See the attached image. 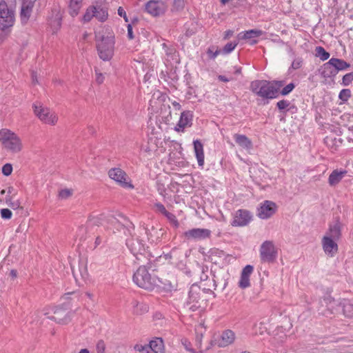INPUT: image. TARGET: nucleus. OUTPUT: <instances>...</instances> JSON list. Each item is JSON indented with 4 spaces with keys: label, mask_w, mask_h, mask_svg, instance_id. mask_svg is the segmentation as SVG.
Wrapping results in <instances>:
<instances>
[{
    "label": "nucleus",
    "mask_w": 353,
    "mask_h": 353,
    "mask_svg": "<svg viewBox=\"0 0 353 353\" xmlns=\"http://www.w3.org/2000/svg\"><path fill=\"white\" fill-rule=\"evenodd\" d=\"M168 257L170 258L169 254H164L157 258L153 262H150L147 265L140 266L133 275V281L139 287L148 290H153L157 283V279L152 276L149 273V270L152 272L157 271L158 268L164 263V260H167Z\"/></svg>",
    "instance_id": "1"
},
{
    "label": "nucleus",
    "mask_w": 353,
    "mask_h": 353,
    "mask_svg": "<svg viewBox=\"0 0 353 353\" xmlns=\"http://www.w3.org/2000/svg\"><path fill=\"white\" fill-rule=\"evenodd\" d=\"M284 81L256 80L251 83L250 89L256 95L264 99L277 97L280 89L283 86Z\"/></svg>",
    "instance_id": "2"
},
{
    "label": "nucleus",
    "mask_w": 353,
    "mask_h": 353,
    "mask_svg": "<svg viewBox=\"0 0 353 353\" xmlns=\"http://www.w3.org/2000/svg\"><path fill=\"white\" fill-rule=\"evenodd\" d=\"M97 48L99 57L103 61L110 60L114 52V35L112 31L99 32L96 35Z\"/></svg>",
    "instance_id": "3"
},
{
    "label": "nucleus",
    "mask_w": 353,
    "mask_h": 353,
    "mask_svg": "<svg viewBox=\"0 0 353 353\" xmlns=\"http://www.w3.org/2000/svg\"><path fill=\"white\" fill-rule=\"evenodd\" d=\"M0 143L3 150L12 154L19 153L23 149L20 136L8 128L0 130Z\"/></svg>",
    "instance_id": "4"
},
{
    "label": "nucleus",
    "mask_w": 353,
    "mask_h": 353,
    "mask_svg": "<svg viewBox=\"0 0 353 353\" xmlns=\"http://www.w3.org/2000/svg\"><path fill=\"white\" fill-rule=\"evenodd\" d=\"M34 115L45 125L54 126L58 123L59 116L57 113L50 108L36 102L32 105Z\"/></svg>",
    "instance_id": "5"
},
{
    "label": "nucleus",
    "mask_w": 353,
    "mask_h": 353,
    "mask_svg": "<svg viewBox=\"0 0 353 353\" xmlns=\"http://www.w3.org/2000/svg\"><path fill=\"white\" fill-rule=\"evenodd\" d=\"M52 316L48 318L57 324L65 325L72 321L71 305L69 303H64L51 307Z\"/></svg>",
    "instance_id": "6"
},
{
    "label": "nucleus",
    "mask_w": 353,
    "mask_h": 353,
    "mask_svg": "<svg viewBox=\"0 0 353 353\" xmlns=\"http://www.w3.org/2000/svg\"><path fill=\"white\" fill-rule=\"evenodd\" d=\"M17 190L12 185L0 190V204L6 205L14 210H23V207L19 199H15Z\"/></svg>",
    "instance_id": "7"
},
{
    "label": "nucleus",
    "mask_w": 353,
    "mask_h": 353,
    "mask_svg": "<svg viewBox=\"0 0 353 353\" xmlns=\"http://www.w3.org/2000/svg\"><path fill=\"white\" fill-rule=\"evenodd\" d=\"M15 22L14 10L9 8L8 3L0 1V30L6 31L12 28Z\"/></svg>",
    "instance_id": "8"
},
{
    "label": "nucleus",
    "mask_w": 353,
    "mask_h": 353,
    "mask_svg": "<svg viewBox=\"0 0 353 353\" xmlns=\"http://www.w3.org/2000/svg\"><path fill=\"white\" fill-rule=\"evenodd\" d=\"M108 176L122 188L127 189H134V188L127 173L120 168L110 169Z\"/></svg>",
    "instance_id": "9"
},
{
    "label": "nucleus",
    "mask_w": 353,
    "mask_h": 353,
    "mask_svg": "<svg viewBox=\"0 0 353 353\" xmlns=\"http://www.w3.org/2000/svg\"><path fill=\"white\" fill-rule=\"evenodd\" d=\"M260 256L263 261L272 262L277 256V250L271 241H264L259 250Z\"/></svg>",
    "instance_id": "10"
},
{
    "label": "nucleus",
    "mask_w": 353,
    "mask_h": 353,
    "mask_svg": "<svg viewBox=\"0 0 353 353\" xmlns=\"http://www.w3.org/2000/svg\"><path fill=\"white\" fill-rule=\"evenodd\" d=\"M252 219V214L247 210H238L233 214L231 225L234 227H244Z\"/></svg>",
    "instance_id": "11"
},
{
    "label": "nucleus",
    "mask_w": 353,
    "mask_h": 353,
    "mask_svg": "<svg viewBox=\"0 0 353 353\" xmlns=\"http://www.w3.org/2000/svg\"><path fill=\"white\" fill-rule=\"evenodd\" d=\"M36 1L37 0H21L19 17L22 25H26L29 21Z\"/></svg>",
    "instance_id": "12"
},
{
    "label": "nucleus",
    "mask_w": 353,
    "mask_h": 353,
    "mask_svg": "<svg viewBox=\"0 0 353 353\" xmlns=\"http://www.w3.org/2000/svg\"><path fill=\"white\" fill-rule=\"evenodd\" d=\"M236 339V334L230 329L223 330L214 340L215 345L219 347H225L232 344Z\"/></svg>",
    "instance_id": "13"
},
{
    "label": "nucleus",
    "mask_w": 353,
    "mask_h": 353,
    "mask_svg": "<svg viewBox=\"0 0 353 353\" xmlns=\"http://www.w3.org/2000/svg\"><path fill=\"white\" fill-rule=\"evenodd\" d=\"M212 232L205 228H193L185 232V236L197 241L205 240L211 236Z\"/></svg>",
    "instance_id": "14"
},
{
    "label": "nucleus",
    "mask_w": 353,
    "mask_h": 353,
    "mask_svg": "<svg viewBox=\"0 0 353 353\" xmlns=\"http://www.w3.org/2000/svg\"><path fill=\"white\" fill-rule=\"evenodd\" d=\"M276 210V204L270 201H265L258 210V216L262 219L272 216Z\"/></svg>",
    "instance_id": "15"
},
{
    "label": "nucleus",
    "mask_w": 353,
    "mask_h": 353,
    "mask_svg": "<svg viewBox=\"0 0 353 353\" xmlns=\"http://www.w3.org/2000/svg\"><path fill=\"white\" fill-rule=\"evenodd\" d=\"M145 10L152 16H159L164 12L165 5L160 0H151L145 4Z\"/></svg>",
    "instance_id": "16"
},
{
    "label": "nucleus",
    "mask_w": 353,
    "mask_h": 353,
    "mask_svg": "<svg viewBox=\"0 0 353 353\" xmlns=\"http://www.w3.org/2000/svg\"><path fill=\"white\" fill-rule=\"evenodd\" d=\"M339 241L329 239L328 236H323L321 241L322 248L327 256L333 257L338 252Z\"/></svg>",
    "instance_id": "17"
},
{
    "label": "nucleus",
    "mask_w": 353,
    "mask_h": 353,
    "mask_svg": "<svg viewBox=\"0 0 353 353\" xmlns=\"http://www.w3.org/2000/svg\"><path fill=\"white\" fill-rule=\"evenodd\" d=\"M154 208L157 212L165 216L167 219L174 225H176L175 215L174 214L173 206H168L167 209L163 204L157 203L154 204Z\"/></svg>",
    "instance_id": "18"
},
{
    "label": "nucleus",
    "mask_w": 353,
    "mask_h": 353,
    "mask_svg": "<svg viewBox=\"0 0 353 353\" xmlns=\"http://www.w3.org/2000/svg\"><path fill=\"white\" fill-rule=\"evenodd\" d=\"M254 271V267L251 265H245L241 273L239 286L242 289H245L250 286V277Z\"/></svg>",
    "instance_id": "19"
},
{
    "label": "nucleus",
    "mask_w": 353,
    "mask_h": 353,
    "mask_svg": "<svg viewBox=\"0 0 353 353\" xmlns=\"http://www.w3.org/2000/svg\"><path fill=\"white\" fill-rule=\"evenodd\" d=\"M193 114L190 111H184L181 114L178 121V132H183L186 128L192 125Z\"/></svg>",
    "instance_id": "20"
},
{
    "label": "nucleus",
    "mask_w": 353,
    "mask_h": 353,
    "mask_svg": "<svg viewBox=\"0 0 353 353\" xmlns=\"http://www.w3.org/2000/svg\"><path fill=\"white\" fill-rule=\"evenodd\" d=\"M323 236H328L329 239L339 241L341 236V225L340 222L337 221L331 223Z\"/></svg>",
    "instance_id": "21"
},
{
    "label": "nucleus",
    "mask_w": 353,
    "mask_h": 353,
    "mask_svg": "<svg viewBox=\"0 0 353 353\" xmlns=\"http://www.w3.org/2000/svg\"><path fill=\"white\" fill-rule=\"evenodd\" d=\"M347 171L345 169L334 170L328 177V183L330 186H335L347 175Z\"/></svg>",
    "instance_id": "22"
},
{
    "label": "nucleus",
    "mask_w": 353,
    "mask_h": 353,
    "mask_svg": "<svg viewBox=\"0 0 353 353\" xmlns=\"http://www.w3.org/2000/svg\"><path fill=\"white\" fill-rule=\"evenodd\" d=\"M193 144L194 153L198 162V165L200 168H203L204 165L203 145L201 143V142L199 140L194 141Z\"/></svg>",
    "instance_id": "23"
},
{
    "label": "nucleus",
    "mask_w": 353,
    "mask_h": 353,
    "mask_svg": "<svg viewBox=\"0 0 353 353\" xmlns=\"http://www.w3.org/2000/svg\"><path fill=\"white\" fill-rule=\"evenodd\" d=\"M234 139L236 143L242 148L245 150H250L252 148V141L245 135L235 134Z\"/></svg>",
    "instance_id": "24"
},
{
    "label": "nucleus",
    "mask_w": 353,
    "mask_h": 353,
    "mask_svg": "<svg viewBox=\"0 0 353 353\" xmlns=\"http://www.w3.org/2000/svg\"><path fill=\"white\" fill-rule=\"evenodd\" d=\"M324 142L325 145L332 150V152L336 151L342 143L341 138H336L332 136H327L325 138Z\"/></svg>",
    "instance_id": "25"
},
{
    "label": "nucleus",
    "mask_w": 353,
    "mask_h": 353,
    "mask_svg": "<svg viewBox=\"0 0 353 353\" xmlns=\"http://www.w3.org/2000/svg\"><path fill=\"white\" fill-rule=\"evenodd\" d=\"M149 347L154 353H165V347L162 339L155 338L150 342Z\"/></svg>",
    "instance_id": "26"
},
{
    "label": "nucleus",
    "mask_w": 353,
    "mask_h": 353,
    "mask_svg": "<svg viewBox=\"0 0 353 353\" xmlns=\"http://www.w3.org/2000/svg\"><path fill=\"white\" fill-rule=\"evenodd\" d=\"M169 279L164 278L162 275L161 276H159L157 279V283L159 285H156V287L162 288L164 290L170 291L173 288V285L172 284V281H170V278L174 279V274H172L171 276H168Z\"/></svg>",
    "instance_id": "27"
},
{
    "label": "nucleus",
    "mask_w": 353,
    "mask_h": 353,
    "mask_svg": "<svg viewBox=\"0 0 353 353\" xmlns=\"http://www.w3.org/2000/svg\"><path fill=\"white\" fill-rule=\"evenodd\" d=\"M334 68V66L332 64H330L329 60L321 66V74L325 78L335 77L337 74Z\"/></svg>",
    "instance_id": "28"
},
{
    "label": "nucleus",
    "mask_w": 353,
    "mask_h": 353,
    "mask_svg": "<svg viewBox=\"0 0 353 353\" xmlns=\"http://www.w3.org/2000/svg\"><path fill=\"white\" fill-rule=\"evenodd\" d=\"M61 28V19L59 17L48 21V31L52 34H56Z\"/></svg>",
    "instance_id": "29"
},
{
    "label": "nucleus",
    "mask_w": 353,
    "mask_h": 353,
    "mask_svg": "<svg viewBox=\"0 0 353 353\" xmlns=\"http://www.w3.org/2000/svg\"><path fill=\"white\" fill-rule=\"evenodd\" d=\"M330 64L334 66V70H336V74H338L339 71L344 70L350 66V65L345 61L337 58L330 59Z\"/></svg>",
    "instance_id": "30"
},
{
    "label": "nucleus",
    "mask_w": 353,
    "mask_h": 353,
    "mask_svg": "<svg viewBox=\"0 0 353 353\" xmlns=\"http://www.w3.org/2000/svg\"><path fill=\"white\" fill-rule=\"evenodd\" d=\"M132 304V311L134 314L141 315L148 311V306L147 304L134 301Z\"/></svg>",
    "instance_id": "31"
},
{
    "label": "nucleus",
    "mask_w": 353,
    "mask_h": 353,
    "mask_svg": "<svg viewBox=\"0 0 353 353\" xmlns=\"http://www.w3.org/2000/svg\"><path fill=\"white\" fill-rule=\"evenodd\" d=\"M128 245L134 255L142 254L145 250L143 245L137 239L129 241Z\"/></svg>",
    "instance_id": "32"
},
{
    "label": "nucleus",
    "mask_w": 353,
    "mask_h": 353,
    "mask_svg": "<svg viewBox=\"0 0 353 353\" xmlns=\"http://www.w3.org/2000/svg\"><path fill=\"white\" fill-rule=\"evenodd\" d=\"M83 0H70L69 8L72 17L77 16L82 7Z\"/></svg>",
    "instance_id": "33"
},
{
    "label": "nucleus",
    "mask_w": 353,
    "mask_h": 353,
    "mask_svg": "<svg viewBox=\"0 0 353 353\" xmlns=\"http://www.w3.org/2000/svg\"><path fill=\"white\" fill-rule=\"evenodd\" d=\"M74 190L72 188H62L59 190L57 197L59 200H67L72 196Z\"/></svg>",
    "instance_id": "34"
},
{
    "label": "nucleus",
    "mask_w": 353,
    "mask_h": 353,
    "mask_svg": "<svg viewBox=\"0 0 353 353\" xmlns=\"http://www.w3.org/2000/svg\"><path fill=\"white\" fill-rule=\"evenodd\" d=\"M95 17L101 22L105 21L108 17L107 9L96 7Z\"/></svg>",
    "instance_id": "35"
},
{
    "label": "nucleus",
    "mask_w": 353,
    "mask_h": 353,
    "mask_svg": "<svg viewBox=\"0 0 353 353\" xmlns=\"http://www.w3.org/2000/svg\"><path fill=\"white\" fill-rule=\"evenodd\" d=\"M243 34L242 39H250L252 38H255L260 37L262 34V31L259 30H250L245 32H243L241 34Z\"/></svg>",
    "instance_id": "36"
},
{
    "label": "nucleus",
    "mask_w": 353,
    "mask_h": 353,
    "mask_svg": "<svg viewBox=\"0 0 353 353\" xmlns=\"http://www.w3.org/2000/svg\"><path fill=\"white\" fill-rule=\"evenodd\" d=\"M210 257L211 261H213L214 263H217L218 261L216 259V257L218 258H224L225 256V254L223 251L220 250L217 248H213L210 250Z\"/></svg>",
    "instance_id": "37"
},
{
    "label": "nucleus",
    "mask_w": 353,
    "mask_h": 353,
    "mask_svg": "<svg viewBox=\"0 0 353 353\" xmlns=\"http://www.w3.org/2000/svg\"><path fill=\"white\" fill-rule=\"evenodd\" d=\"M316 56L324 61L329 59L330 54L321 46H317L315 49Z\"/></svg>",
    "instance_id": "38"
},
{
    "label": "nucleus",
    "mask_w": 353,
    "mask_h": 353,
    "mask_svg": "<svg viewBox=\"0 0 353 353\" xmlns=\"http://www.w3.org/2000/svg\"><path fill=\"white\" fill-rule=\"evenodd\" d=\"M96 7L90 6L86 9V11L83 17L84 22L90 21L94 17H95Z\"/></svg>",
    "instance_id": "39"
},
{
    "label": "nucleus",
    "mask_w": 353,
    "mask_h": 353,
    "mask_svg": "<svg viewBox=\"0 0 353 353\" xmlns=\"http://www.w3.org/2000/svg\"><path fill=\"white\" fill-rule=\"evenodd\" d=\"M195 330L196 334V341L198 345H200L203 338V334L205 332V327L204 326L203 323H200L196 327Z\"/></svg>",
    "instance_id": "40"
},
{
    "label": "nucleus",
    "mask_w": 353,
    "mask_h": 353,
    "mask_svg": "<svg viewBox=\"0 0 353 353\" xmlns=\"http://www.w3.org/2000/svg\"><path fill=\"white\" fill-rule=\"evenodd\" d=\"M221 52V50H219L216 46H210L207 50L208 57L212 59H214Z\"/></svg>",
    "instance_id": "41"
},
{
    "label": "nucleus",
    "mask_w": 353,
    "mask_h": 353,
    "mask_svg": "<svg viewBox=\"0 0 353 353\" xmlns=\"http://www.w3.org/2000/svg\"><path fill=\"white\" fill-rule=\"evenodd\" d=\"M236 45H237V43H236V42L228 43L223 47V50H221V52L223 54H229L235 49Z\"/></svg>",
    "instance_id": "42"
},
{
    "label": "nucleus",
    "mask_w": 353,
    "mask_h": 353,
    "mask_svg": "<svg viewBox=\"0 0 353 353\" xmlns=\"http://www.w3.org/2000/svg\"><path fill=\"white\" fill-rule=\"evenodd\" d=\"M350 97L351 92L349 89H343L339 94V98L343 101H347Z\"/></svg>",
    "instance_id": "43"
},
{
    "label": "nucleus",
    "mask_w": 353,
    "mask_h": 353,
    "mask_svg": "<svg viewBox=\"0 0 353 353\" xmlns=\"http://www.w3.org/2000/svg\"><path fill=\"white\" fill-rule=\"evenodd\" d=\"M353 81V72L345 74L342 79V84L344 86L349 85Z\"/></svg>",
    "instance_id": "44"
},
{
    "label": "nucleus",
    "mask_w": 353,
    "mask_h": 353,
    "mask_svg": "<svg viewBox=\"0 0 353 353\" xmlns=\"http://www.w3.org/2000/svg\"><path fill=\"white\" fill-rule=\"evenodd\" d=\"M1 217L3 219H10L12 216V211L8 208H3L0 211Z\"/></svg>",
    "instance_id": "45"
},
{
    "label": "nucleus",
    "mask_w": 353,
    "mask_h": 353,
    "mask_svg": "<svg viewBox=\"0 0 353 353\" xmlns=\"http://www.w3.org/2000/svg\"><path fill=\"white\" fill-rule=\"evenodd\" d=\"M294 88H295L294 83H290L288 84L287 85H285V87H283L280 93L281 95H283V96L287 95L289 93H290L294 90Z\"/></svg>",
    "instance_id": "46"
},
{
    "label": "nucleus",
    "mask_w": 353,
    "mask_h": 353,
    "mask_svg": "<svg viewBox=\"0 0 353 353\" xmlns=\"http://www.w3.org/2000/svg\"><path fill=\"white\" fill-rule=\"evenodd\" d=\"M13 168L11 163H6L2 167V173L4 176H8L12 172Z\"/></svg>",
    "instance_id": "47"
},
{
    "label": "nucleus",
    "mask_w": 353,
    "mask_h": 353,
    "mask_svg": "<svg viewBox=\"0 0 353 353\" xmlns=\"http://www.w3.org/2000/svg\"><path fill=\"white\" fill-rule=\"evenodd\" d=\"M181 344L183 345L185 349L191 352V353H195V350L191 347V343L187 339H181Z\"/></svg>",
    "instance_id": "48"
},
{
    "label": "nucleus",
    "mask_w": 353,
    "mask_h": 353,
    "mask_svg": "<svg viewBox=\"0 0 353 353\" xmlns=\"http://www.w3.org/2000/svg\"><path fill=\"white\" fill-rule=\"evenodd\" d=\"M303 59L300 57L296 58L292 63L291 68L293 70H297L302 66Z\"/></svg>",
    "instance_id": "49"
},
{
    "label": "nucleus",
    "mask_w": 353,
    "mask_h": 353,
    "mask_svg": "<svg viewBox=\"0 0 353 353\" xmlns=\"http://www.w3.org/2000/svg\"><path fill=\"white\" fill-rule=\"evenodd\" d=\"M290 105V103L288 100H281L277 102L276 106L281 110H285Z\"/></svg>",
    "instance_id": "50"
},
{
    "label": "nucleus",
    "mask_w": 353,
    "mask_h": 353,
    "mask_svg": "<svg viewBox=\"0 0 353 353\" xmlns=\"http://www.w3.org/2000/svg\"><path fill=\"white\" fill-rule=\"evenodd\" d=\"M105 344L103 341H98L97 344V353H105Z\"/></svg>",
    "instance_id": "51"
},
{
    "label": "nucleus",
    "mask_w": 353,
    "mask_h": 353,
    "mask_svg": "<svg viewBox=\"0 0 353 353\" xmlns=\"http://www.w3.org/2000/svg\"><path fill=\"white\" fill-rule=\"evenodd\" d=\"M118 14L120 17H123V19H124L125 22H128V19L126 12H125V11L124 10V9L122 7H119L118 8Z\"/></svg>",
    "instance_id": "52"
},
{
    "label": "nucleus",
    "mask_w": 353,
    "mask_h": 353,
    "mask_svg": "<svg viewBox=\"0 0 353 353\" xmlns=\"http://www.w3.org/2000/svg\"><path fill=\"white\" fill-rule=\"evenodd\" d=\"M128 37L130 40L134 39L132 27L130 24L128 25Z\"/></svg>",
    "instance_id": "53"
},
{
    "label": "nucleus",
    "mask_w": 353,
    "mask_h": 353,
    "mask_svg": "<svg viewBox=\"0 0 353 353\" xmlns=\"http://www.w3.org/2000/svg\"><path fill=\"white\" fill-rule=\"evenodd\" d=\"M218 79L223 82H228L232 81L234 79L232 77H227L224 75H219Z\"/></svg>",
    "instance_id": "54"
},
{
    "label": "nucleus",
    "mask_w": 353,
    "mask_h": 353,
    "mask_svg": "<svg viewBox=\"0 0 353 353\" xmlns=\"http://www.w3.org/2000/svg\"><path fill=\"white\" fill-rule=\"evenodd\" d=\"M134 349L139 352H143L145 350H147L148 349V347L146 345L143 346L142 345H136Z\"/></svg>",
    "instance_id": "55"
},
{
    "label": "nucleus",
    "mask_w": 353,
    "mask_h": 353,
    "mask_svg": "<svg viewBox=\"0 0 353 353\" xmlns=\"http://www.w3.org/2000/svg\"><path fill=\"white\" fill-rule=\"evenodd\" d=\"M31 78H32V83L34 85L39 84L38 77H37V74L35 72H32V73Z\"/></svg>",
    "instance_id": "56"
},
{
    "label": "nucleus",
    "mask_w": 353,
    "mask_h": 353,
    "mask_svg": "<svg viewBox=\"0 0 353 353\" xmlns=\"http://www.w3.org/2000/svg\"><path fill=\"white\" fill-rule=\"evenodd\" d=\"M10 276L12 279H14L17 277L18 273L16 270H11L10 272Z\"/></svg>",
    "instance_id": "57"
},
{
    "label": "nucleus",
    "mask_w": 353,
    "mask_h": 353,
    "mask_svg": "<svg viewBox=\"0 0 353 353\" xmlns=\"http://www.w3.org/2000/svg\"><path fill=\"white\" fill-rule=\"evenodd\" d=\"M103 79L104 77L102 73H97V81L99 83H101L103 81Z\"/></svg>",
    "instance_id": "58"
},
{
    "label": "nucleus",
    "mask_w": 353,
    "mask_h": 353,
    "mask_svg": "<svg viewBox=\"0 0 353 353\" xmlns=\"http://www.w3.org/2000/svg\"><path fill=\"white\" fill-rule=\"evenodd\" d=\"M111 224L114 225H117V230H119V228L120 227H121L122 225L118 222V221L114 219V218H112L111 219Z\"/></svg>",
    "instance_id": "59"
},
{
    "label": "nucleus",
    "mask_w": 353,
    "mask_h": 353,
    "mask_svg": "<svg viewBox=\"0 0 353 353\" xmlns=\"http://www.w3.org/2000/svg\"><path fill=\"white\" fill-rule=\"evenodd\" d=\"M234 72L235 74H240L241 72V68L239 66H234Z\"/></svg>",
    "instance_id": "60"
},
{
    "label": "nucleus",
    "mask_w": 353,
    "mask_h": 353,
    "mask_svg": "<svg viewBox=\"0 0 353 353\" xmlns=\"http://www.w3.org/2000/svg\"><path fill=\"white\" fill-rule=\"evenodd\" d=\"M101 243V239L99 236H97L95 240V246H98Z\"/></svg>",
    "instance_id": "61"
},
{
    "label": "nucleus",
    "mask_w": 353,
    "mask_h": 353,
    "mask_svg": "<svg viewBox=\"0 0 353 353\" xmlns=\"http://www.w3.org/2000/svg\"><path fill=\"white\" fill-rule=\"evenodd\" d=\"M233 32L231 31V30H228L225 32V38H228L230 36H231Z\"/></svg>",
    "instance_id": "62"
},
{
    "label": "nucleus",
    "mask_w": 353,
    "mask_h": 353,
    "mask_svg": "<svg viewBox=\"0 0 353 353\" xmlns=\"http://www.w3.org/2000/svg\"><path fill=\"white\" fill-rule=\"evenodd\" d=\"M349 130L352 133V137H350V139L353 141V125H352L349 128Z\"/></svg>",
    "instance_id": "63"
},
{
    "label": "nucleus",
    "mask_w": 353,
    "mask_h": 353,
    "mask_svg": "<svg viewBox=\"0 0 353 353\" xmlns=\"http://www.w3.org/2000/svg\"><path fill=\"white\" fill-rule=\"evenodd\" d=\"M79 353H89V351L87 349H81Z\"/></svg>",
    "instance_id": "64"
}]
</instances>
